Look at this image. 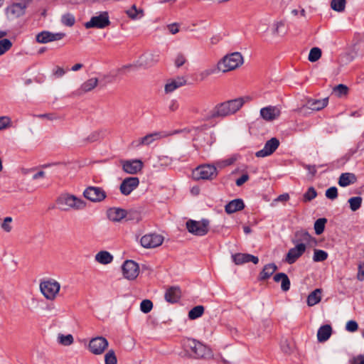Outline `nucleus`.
I'll return each mask as SVG.
<instances>
[{
    "label": "nucleus",
    "mask_w": 364,
    "mask_h": 364,
    "mask_svg": "<svg viewBox=\"0 0 364 364\" xmlns=\"http://www.w3.org/2000/svg\"><path fill=\"white\" fill-rule=\"evenodd\" d=\"M321 291L319 289L314 290L307 297V304L309 306H313L320 302Z\"/></svg>",
    "instance_id": "obj_34"
},
{
    "label": "nucleus",
    "mask_w": 364,
    "mask_h": 364,
    "mask_svg": "<svg viewBox=\"0 0 364 364\" xmlns=\"http://www.w3.org/2000/svg\"><path fill=\"white\" fill-rule=\"evenodd\" d=\"M11 123V119L8 117H0V130L6 128Z\"/></svg>",
    "instance_id": "obj_59"
},
{
    "label": "nucleus",
    "mask_w": 364,
    "mask_h": 364,
    "mask_svg": "<svg viewBox=\"0 0 364 364\" xmlns=\"http://www.w3.org/2000/svg\"><path fill=\"white\" fill-rule=\"evenodd\" d=\"M209 224L208 219H202L199 221L188 220L186 226L190 233L196 236H204L209 231Z\"/></svg>",
    "instance_id": "obj_4"
},
{
    "label": "nucleus",
    "mask_w": 364,
    "mask_h": 364,
    "mask_svg": "<svg viewBox=\"0 0 364 364\" xmlns=\"http://www.w3.org/2000/svg\"><path fill=\"white\" fill-rule=\"evenodd\" d=\"M357 178L353 173H341L338 178V185L341 187H346L350 184L356 182Z\"/></svg>",
    "instance_id": "obj_30"
},
{
    "label": "nucleus",
    "mask_w": 364,
    "mask_h": 364,
    "mask_svg": "<svg viewBox=\"0 0 364 364\" xmlns=\"http://www.w3.org/2000/svg\"><path fill=\"white\" fill-rule=\"evenodd\" d=\"M332 328L330 325L326 324L321 326L317 332V339L319 342L326 341L331 336Z\"/></svg>",
    "instance_id": "obj_31"
},
{
    "label": "nucleus",
    "mask_w": 364,
    "mask_h": 364,
    "mask_svg": "<svg viewBox=\"0 0 364 364\" xmlns=\"http://www.w3.org/2000/svg\"><path fill=\"white\" fill-rule=\"evenodd\" d=\"M105 364H117V359L113 350H109L105 356Z\"/></svg>",
    "instance_id": "obj_47"
},
{
    "label": "nucleus",
    "mask_w": 364,
    "mask_h": 364,
    "mask_svg": "<svg viewBox=\"0 0 364 364\" xmlns=\"http://www.w3.org/2000/svg\"><path fill=\"white\" fill-rule=\"evenodd\" d=\"M58 342L65 346L71 345L73 341V337L71 334L68 335H63V334H59L58 336Z\"/></svg>",
    "instance_id": "obj_44"
},
{
    "label": "nucleus",
    "mask_w": 364,
    "mask_h": 364,
    "mask_svg": "<svg viewBox=\"0 0 364 364\" xmlns=\"http://www.w3.org/2000/svg\"><path fill=\"white\" fill-rule=\"evenodd\" d=\"M328 99L327 97L321 100L311 99L308 100L307 105L312 110L318 111L328 105Z\"/></svg>",
    "instance_id": "obj_32"
},
{
    "label": "nucleus",
    "mask_w": 364,
    "mask_h": 364,
    "mask_svg": "<svg viewBox=\"0 0 364 364\" xmlns=\"http://www.w3.org/2000/svg\"><path fill=\"white\" fill-rule=\"evenodd\" d=\"M65 36V33H52L48 31H43L36 36V41L38 43H48L63 39Z\"/></svg>",
    "instance_id": "obj_11"
},
{
    "label": "nucleus",
    "mask_w": 364,
    "mask_h": 364,
    "mask_svg": "<svg viewBox=\"0 0 364 364\" xmlns=\"http://www.w3.org/2000/svg\"><path fill=\"white\" fill-rule=\"evenodd\" d=\"M346 6V0H331V7L338 12L343 11Z\"/></svg>",
    "instance_id": "obj_39"
},
{
    "label": "nucleus",
    "mask_w": 364,
    "mask_h": 364,
    "mask_svg": "<svg viewBox=\"0 0 364 364\" xmlns=\"http://www.w3.org/2000/svg\"><path fill=\"white\" fill-rule=\"evenodd\" d=\"M139 180L137 177H128L123 180L120 185V191L124 196L129 195L138 187Z\"/></svg>",
    "instance_id": "obj_18"
},
{
    "label": "nucleus",
    "mask_w": 364,
    "mask_h": 364,
    "mask_svg": "<svg viewBox=\"0 0 364 364\" xmlns=\"http://www.w3.org/2000/svg\"><path fill=\"white\" fill-rule=\"evenodd\" d=\"M98 84V79L96 77L90 78L85 82H84L80 88V93L82 92H87L92 90L95 87H97Z\"/></svg>",
    "instance_id": "obj_33"
},
{
    "label": "nucleus",
    "mask_w": 364,
    "mask_h": 364,
    "mask_svg": "<svg viewBox=\"0 0 364 364\" xmlns=\"http://www.w3.org/2000/svg\"><path fill=\"white\" fill-rule=\"evenodd\" d=\"M196 359H210L213 357L212 350L202 343L198 346V349L195 355H192Z\"/></svg>",
    "instance_id": "obj_25"
},
{
    "label": "nucleus",
    "mask_w": 364,
    "mask_h": 364,
    "mask_svg": "<svg viewBox=\"0 0 364 364\" xmlns=\"http://www.w3.org/2000/svg\"><path fill=\"white\" fill-rule=\"evenodd\" d=\"M12 47V42L8 38H0V55H4Z\"/></svg>",
    "instance_id": "obj_37"
},
{
    "label": "nucleus",
    "mask_w": 364,
    "mask_h": 364,
    "mask_svg": "<svg viewBox=\"0 0 364 364\" xmlns=\"http://www.w3.org/2000/svg\"><path fill=\"white\" fill-rule=\"evenodd\" d=\"M333 92L337 96L342 97L348 94V87L343 84H339L334 87Z\"/></svg>",
    "instance_id": "obj_49"
},
{
    "label": "nucleus",
    "mask_w": 364,
    "mask_h": 364,
    "mask_svg": "<svg viewBox=\"0 0 364 364\" xmlns=\"http://www.w3.org/2000/svg\"><path fill=\"white\" fill-rule=\"evenodd\" d=\"M321 49L317 47H315L310 50L308 59L310 62H316L321 58Z\"/></svg>",
    "instance_id": "obj_42"
},
{
    "label": "nucleus",
    "mask_w": 364,
    "mask_h": 364,
    "mask_svg": "<svg viewBox=\"0 0 364 364\" xmlns=\"http://www.w3.org/2000/svg\"><path fill=\"white\" fill-rule=\"evenodd\" d=\"M127 14L129 18L132 19H136L138 18H140L143 15L142 10H138L135 5H133L131 9H128L126 11Z\"/></svg>",
    "instance_id": "obj_41"
},
{
    "label": "nucleus",
    "mask_w": 364,
    "mask_h": 364,
    "mask_svg": "<svg viewBox=\"0 0 364 364\" xmlns=\"http://www.w3.org/2000/svg\"><path fill=\"white\" fill-rule=\"evenodd\" d=\"M303 167L306 169L311 176H314L316 173V166L315 165L304 164Z\"/></svg>",
    "instance_id": "obj_62"
},
{
    "label": "nucleus",
    "mask_w": 364,
    "mask_h": 364,
    "mask_svg": "<svg viewBox=\"0 0 364 364\" xmlns=\"http://www.w3.org/2000/svg\"><path fill=\"white\" fill-rule=\"evenodd\" d=\"M327 220L324 218H318L314 223V230L316 235H321L325 228V224Z\"/></svg>",
    "instance_id": "obj_38"
},
{
    "label": "nucleus",
    "mask_w": 364,
    "mask_h": 364,
    "mask_svg": "<svg viewBox=\"0 0 364 364\" xmlns=\"http://www.w3.org/2000/svg\"><path fill=\"white\" fill-rule=\"evenodd\" d=\"M208 129L207 125H202L200 127H193L192 128H185L182 129H176L173 132H163L166 134V137L178 134H184L185 136L189 134L193 137V140L197 141L200 146L205 145L210 146L212 142L207 140L209 138L208 134L206 132Z\"/></svg>",
    "instance_id": "obj_1"
},
{
    "label": "nucleus",
    "mask_w": 364,
    "mask_h": 364,
    "mask_svg": "<svg viewBox=\"0 0 364 364\" xmlns=\"http://www.w3.org/2000/svg\"><path fill=\"white\" fill-rule=\"evenodd\" d=\"M58 208L64 211L82 210L85 208L86 203L80 198L69 193L61 194L56 200Z\"/></svg>",
    "instance_id": "obj_2"
},
{
    "label": "nucleus",
    "mask_w": 364,
    "mask_h": 364,
    "mask_svg": "<svg viewBox=\"0 0 364 364\" xmlns=\"http://www.w3.org/2000/svg\"><path fill=\"white\" fill-rule=\"evenodd\" d=\"M181 296V291L178 287H171L166 289L164 298L165 300L171 304L176 303Z\"/></svg>",
    "instance_id": "obj_21"
},
{
    "label": "nucleus",
    "mask_w": 364,
    "mask_h": 364,
    "mask_svg": "<svg viewBox=\"0 0 364 364\" xmlns=\"http://www.w3.org/2000/svg\"><path fill=\"white\" fill-rule=\"evenodd\" d=\"M249 180V176L247 173L242 174L240 178H238L236 181V186H242L245 182H247Z\"/></svg>",
    "instance_id": "obj_60"
},
{
    "label": "nucleus",
    "mask_w": 364,
    "mask_h": 364,
    "mask_svg": "<svg viewBox=\"0 0 364 364\" xmlns=\"http://www.w3.org/2000/svg\"><path fill=\"white\" fill-rule=\"evenodd\" d=\"M61 22L63 25L70 27L75 24V18L73 14L68 13L63 15Z\"/></svg>",
    "instance_id": "obj_45"
},
{
    "label": "nucleus",
    "mask_w": 364,
    "mask_h": 364,
    "mask_svg": "<svg viewBox=\"0 0 364 364\" xmlns=\"http://www.w3.org/2000/svg\"><path fill=\"white\" fill-rule=\"evenodd\" d=\"M284 27L283 21H277L274 23L272 33L274 35H279L282 33L281 28Z\"/></svg>",
    "instance_id": "obj_54"
},
{
    "label": "nucleus",
    "mask_w": 364,
    "mask_h": 364,
    "mask_svg": "<svg viewBox=\"0 0 364 364\" xmlns=\"http://www.w3.org/2000/svg\"><path fill=\"white\" fill-rule=\"evenodd\" d=\"M296 236L297 237L299 236L301 240L304 241V242H309L311 240V235L308 232H306V231L298 232L296 233Z\"/></svg>",
    "instance_id": "obj_57"
},
{
    "label": "nucleus",
    "mask_w": 364,
    "mask_h": 364,
    "mask_svg": "<svg viewBox=\"0 0 364 364\" xmlns=\"http://www.w3.org/2000/svg\"><path fill=\"white\" fill-rule=\"evenodd\" d=\"M153 308V303L149 299H144L140 304V310L144 313H149Z\"/></svg>",
    "instance_id": "obj_46"
},
{
    "label": "nucleus",
    "mask_w": 364,
    "mask_h": 364,
    "mask_svg": "<svg viewBox=\"0 0 364 364\" xmlns=\"http://www.w3.org/2000/svg\"><path fill=\"white\" fill-rule=\"evenodd\" d=\"M232 259L234 263L237 265H240L247 262H252L257 264L259 262L257 257L247 253H236L232 255Z\"/></svg>",
    "instance_id": "obj_20"
},
{
    "label": "nucleus",
    "mask_w": 364,
    "mask_h": 364,
    "mask_svg": "<svg viewBox=\"0 0 364 364\" xmlns=\"http://www.w3.org/2000/svg\"><path fill=\"white\" fill-rule=\"evenodd\" d=\"M100 138V132H95L92 133L87 139L90 142H94L97 141Z\"/></svg>",
    "instance_id": "obj_64"
},
{
    "label": "nucleus",
    "mask_w": 364,
    "mask_h": 364,
    "mask_svg": "<svg viewBox=\"0 0 364 364\" xmlns=\"http://www.w3.org/2000/svg\"><path fill=\"white\" fill-rule=\"evenodd\" d=\"M326 197L330 200H334L338 197V189L335 186H332L326 191Z\"/></svg>",
    "instance_id": "obj_51"
},
{
    "label": "nucleus",
    "mask_w": 364,
    "mask_h": 364,
    "mask_svg": "<svg viewBox=\"0 0 364 364\" xmlns=\"http://www.w3.org/2000/svg\"><path fill=\"white\" fill-rule=\"evenodd\" d=\"M306 245L304 243L297 244L291 248L287 254L285 261L289 264H294L305 252Z\"/></svg>",
    "instance_id": "obj_17"
},
{
    "label": "nucleus",
    "mask_w": 364,
    "mask_h": 364,
    "mask_svg": "<svg viewBox=\"0 0 364 364\" xmlns=\"http://www.w3.org/2000/svg\"><path fill=\"white\" fill-rule=\"evenodd\" d=\"M110 24L108 13L101 12L98 16H92L89 21L85 23L84 26L87 29L96 28H104Z\"/></svg>",
    "instance_id": "obj_7"
},
{
    "label": "nucleus",
    "mask_w": 364,
    "mask_h": 364,
    "mask_svg": "<svg viewBox=\"0 0 364 364\" xmlns=\"http://www.w3.org/2000/svg\"><path fill=\"white\" fill-rule=\"evenodd\" d=\"M357 279L360 282L364 280V262L358 264Z\"/></svg>",
    "instance_id": "obj_58"
},
{
    "label": "nucleus",
    "mask_w": 364,
    "mask_h": 364,
    "mask_svg": "<svg viewBox=\"0 0 364 364\" xmlns=\"http://www.w3.org/2000/svg\"><path fill=\"white\" fill-rule=\"evenodd\" d=\"M245 204L242 199L237 198L230 201L225 206V210L228 214L234 213L244 209Z\"/></svg>",
    "instance_id": "obj_27"
},
{
    "label": "nucleus",
    "mask_w": 364,
    "mask_h": 364,
    "mask_svg": "<svg viewBox=\"0 0 364 364\" xmlns=\"http://www.w3.org/2000/svg\"><path fill=\"white\" fill-rule=\"evenodd\" d=\"M358 325L356 321L350 320L346 325V330L349 332H355L357 331Z\"/></svg>",
    "instance_id": "obj_55"
},
{
    "label": "nucleus",
    "mask_w": 364,
    "mask_h": 364,
    "mask_svg": "<svg viewBox=\"0 0 364 364\" xmlns=\"http://www.w3.org/2000/svg\"><path fill=\"white\" fill-rule=\"evenodd\" d=\"M60 289V283L52 279L41 282L40 284L41 293L48 300L55 299Z\"/></svg>",
    "instance_id": "obj_5"
},
{
    "label": "nucleus",
    "mask_w": 364,
    "mask_h": 364,
    "mask_svg": "<svg viewBox=\"0 0 364 364\" xmlns=\"http://www.w3.org/2000/svg\"><path fill=\"white\" fill-rule=\"evenodd\" d=\"M351 364H364V354L354 356L351 360Z\"/></svg>",
    "instance_id": "obj_63"
},
{
    "label": "nucleus",
    "mask_w": 364,
    "mask_h": 364,
    "mask_svg": "<svg viewBox=\"0 0 364 364\" xmlns=\"http://www.w3.org/2000/svg\"><path fill=\"white\" fill-rule=\"evenodd\" d=\"M186 62V58L182 53H178L175 59V65L180 68Z\"/></svg>",
    "instance_id": "obj_56"
},
{
    "label": "nucleus",
    "mask_w": 364,
    "mask_h": 364,
    "mask_svg": "<svg viewBox=\"0 0 364 364\" xmlns=\"http://www.w3.org/2000/svg\"><path fill=\"white\" fill-rule=\"evenodd\" d=\"M204 310H205V309H204L203 306H201V305H198V306L193 307L188 312L189 319L195 320V319L200 318L203 314Z\"/></svg>",
    "instance_id": "obj_35"
},
{
    "label": "nucleus",
    "mask_w": 364,
    "mask_h": 364,
    "mask_svg": "<svg viewBox=\"0 0 364 364\" xmlns=\"http://www.w3.org/2000/svg\"><path fill=\"white\" fill-rule=\"evenodd\" d=\"M277 266L274 263H269L263 267L259 274V279L267 280L277 271Z\"/></svg>",
    "instance_id": "obj_28"
},
{
    "label": "nucleus",
    "mask_w": 364,
    "mask_h": 364,
    "mask_svg": "<svg viewBox=\"0 0 364 364\" xmlns=\"http://www.w3.org/2000/svg\"><path fill=\"white\" fill-rule=\"evenodd\" d=\"M27 4V0H22L20 2L14 3L6 8V14L11 18L19 17L24 14Z\"/></svg>",
    "instance_id": "obj_15"
},
{
    "label": "nucleus",
    "mask_w": 364,
    "mask_h": 364,
    "mask_svg": "<svg viewBox=\"0 0 364 364\" xmlns=\"http://www.w3.org/2000/svg\"><path fill=\"white\" fill-rule=\"evenodd\" d=\"M164 242V237L156 233L146 234L141 237V245L145 248H155Z\"/></svg>",
    "instance_id": "obj_10"
},
{
    "label": "nucleus",
    "mask_w": 364,
    "mask_h": 364,
    "mask_svg": "<svg viewBox=\"0 0 364 364\" xmlns=\"http://www.w3.org/2000/svg\"><path fill=\"white\" fill-rule=\"evenodd\" d=\"M200 342L195 340L190 339L188 341L186 344V348H189L193 353V355H195L196 353V350L198 349V346L200 345Z\"/></svg>",
    "instance_id": "obj_50"
},
{
    "label": "nucleus",
    "mask_w": 364,
    "mask_h": 364,
    "mask_svg": "<svg viewBox=\"0 0 364 364\" xmlns=\"http://www.w3.org/2000/svg\"><path fill=\"white\" fill-rule=\"evenodd\" d=\"M12 222V218L11 217H6L4 220V222L2 223L1 227V228L6 232H9L12 227L11 225V223Z\"/></svg>",
    "instance_id": "obj_52"
},
{
    "label": "nucleus",
    "mask_w": 364,
    "mask_h": 364,
    "mask_svg": "<svg viewBox=\"0 0 364 364\" xmlns=\"http://www.w3.org/2000/svg\"><path fill=\"white\" fill-rule=\"evenodd\" d=\"M65 73V70L63 68H60L59 66L55 67L53 70V74L56 77H63Z\"/></svg>",
    "instance_id": "obj_61"
},
{
    "label": "nucleus",
    "mask_w": 364,
    "mask_h": 364,
    "mask_svg": "<svg viewBox=\"0 0 364 364\" xmlns=\"http://www.w3.org/2000/svg\"><path fill=\"white\" fill-rule=\"evenodd\" d=\"M164 137H166V134L163 132L151 133L138 140L132 141V146L133 147H139L142 145H149L154 141Z\"/></svg>",
    "instance_id": "obj_16"
},
{
    "label": "nucleus",
    "mask_w": 364,
    "mask_h": 364,
    "mask_svg": "<svg viewBox=\"0 0 364 364\" xmlns=\"http://www.w3.org/2000/svg\"><path fill=\"white\" fill-rule=\"evenodd\" d=\"M95 259L100 264H108L112 262L114 257L108 251L102 250L95 255Z\"/></svg>",
    "instance_id": "obj_29"
},
{
    "label": "nucleus",
    "mask_w": 364,
    "mask_h": 364,
    "mask_svg": "<svg viewBox=\"0 0 364 364\" xmlns=\"http://www.w3.org/2000/svg\"><path fill=\"white\" fill-rule=\"evenodd\" d=\"M143 162L140 159L127 160L122 162L123 170L129 174H136L143 168Z\"/></svg>",
    "instance_id": "obj_19"
},
{
    "label": "nucleus",
    "mask_w": 364,
    "mask_h": 364,
    "mask_svg": "<svg viewBox=\"0 0 364 364\" xmlns=\"http://www.w3.org/2000/svg\"><path fill=\"white\" fill-rule=\"evenodd\" d=\"M193 176L196 180H211L216 177L217 169L212 165H201L193 171Z\"/></svg>",
    "instance_id": "obj_6"
},
{
    "label": "nucleus",
    "mask_w": 364,
    "mask_h": 364,
    "mask_svg": "<svg viewBox=\"0 0 364 364\" xmlns=\"http://www.w3.org/2000/svg\"><path fill=\"white\" fill-rule=\"evenodd\" d=\"M127 220H135L136 222H139L141 220V213L137 210H127V215L125 218Z\"/></svg>",
    "instance_id": "obj_43"
},
{
    "label": "nucleus",
    "mask_w": 364,
    "mask_h": 364,
    "mask_svg": "<svg viewBox=\"0 0 364 364\" xmlns=\"http://www.w3.org/2000/svg\"><path fill=\"white\" fill-rule=\"evenodd\" d=\"M317 196L316 191L314 187H309L306 193L304 194V201H311L314 199Z\"/></svg>",
    "instance_id": "obj_48"
},
{
    "label": "nucleus",
    "mask_w": 364,
    "mask_h": 364,
    "mask_svg": "<svg viewBox=\"0 0 364 364\" xmlns=\"http://www.w3.org/2000/svg\"><path fill=\"white\" fill-rule=\"evenodd\" d=\"M243 62V57L240 53H232L219 61L217 69L223 73H227L237 68Z\"/></svg>",
    "instance_id": "obj_3"
},
{
    "label": "nucleus",
    "mask_w": 364,
    "mask_h": 364,
    "mask_svg": "<svg viewBox=\"0 0 364 364\" xmlns=\"http://www.w3.org/2000/svg\"><path fill=\"white\" fill-rule=\"evenodd\" d=\"M250 100L249 97H242L226 101L232 114L237 112Z\"/></svg>",
    "instance_id": "obj_26"
},
{
    "label": "nucleus",
    "mask_w": 364,
    "mask_h": 364,
    "mask_svg": "<svg viewBox=\"0 0 364 364\" xmlns=\"http://www.w3.org/2000/svg\"><path fill=\"white\" fill-rule=\"evenodd\" d=\"M83 196L92 202H101L107 196L106 192L100 187L89 186L83 192Z\"/></svg>",
    "instance_id": "obj_9"
},
{
    "label": "nucleus",
    "mask_w": 364,
    "mask_h": 364,
    "mask_svg": "<svg viewBox=\"0 0 364 364\" xmlns=\"http://www.w3.org/2000/svg\"><path fill=\"white\" fill-rule=\"evenodd\" d=\"M127 215V210L120 208H110L107 210L108 218L113 222H120Z\"/></svg>",
    "instance_id": "obj_23"
},
{
    "label": "nucleus",
    "mask_w": 364,
    "mask_h": 364,
    "mask_svg": "<svg viewBox=\"0 0 364 364\" xmlns=\"http://www.w3.org/2000/svg\"><path fill=\"white\" fill-rule=\"evenodd\" d=\"M281 289L284 291H287L290 289V280L287 274L284 275V278L282 279L281 282Z\"/></svg>",
    "instance_id": "obj_53"
},
{
    "label": "nucleus",
    "mask_w": 364,
    "mask_h": 364,
    "mask_svg": "<svg viewBox=\"0 0 364 364\" xmlns=\"http://www.w3.org/2000/svg\"><path fill=\"white\" fill-rule=\"evenodd\" d=\"M122 270L125 279L128 280H134L139 275V267L136 262L128 259L123 263Z\"/></svg>",
    "instance_id": "obj_8"
},
{
    "label": "nucleus",
    "mask_w": 364,
    "mask_h": 364,
    "mask_svg": "<svg viewBox=\"0 0 364 364\" xmlns=\"http://www.w3.org/2000/svg\"><path fill=\"white\" fill-rule=\"evenodd\" d=\"M328 257V253L322 250H314L313 260L316 262H323Z\"/></svg>",
    "instance_id": "obj_40"
},
{
    "label": "nucleus",
    "mask_w": 364,
    "mask_h": 364,
    "mask_svg": "<svg viewBox=\"0 0 364 364\" xmlns=\"http://www.w3.org/2000/svg\"><path fill=\"white\" fill-rule=\"evenodd\" d=\"M279 146V141L276 137H272L267 141L262 149L257 151L255 156L258 158L268 156L273 154Z\"/></svg>",
    "instance_id": "obj_14"
},
{
    "label": "nucleus",
    "mask_w": 364,
    "mask_h": 364,
    "mask_svg": "<svg viewBox=\"0 0 364 364\" xmlns=\"http://www.w3.org/2000/svg\"><path fill=\"white\" fill-rule=\"evenodd\" d=\"M280 114L279 109L273 106H268L260 109L261 117L266 121H272Z\"/></svg>",
    "instance_id": "obj_22"
},
{
    "label": "nucleus",
    "mask_w": 364,
    "mask_h": 364,
    "mask_svg": "<svg viewBox=\"0 0 364 364\" xmlns=\"http://www.w3.org/2000/svg\"><path fill=\"white\" fill-rule=\"evenodd\" d=\"M232 113L230 110L226 101L220 104H218L205 117L206 120H209L218 117H225L231 115Z\"/></svg>",
    "instance_id": "obj_13"
},
{
    "label": "nucleus",
    "mask_w": 364,
    "mask_h": 364,
    "mask_svg": "<svg viewBox=\"0 0 364 364\" xmlns=\"http://www.w3.org/2000/svg\"><path fill=\"white\" fill-rule=\"evenodd\" d=\"M186 84V80L184 77H178L175 79L171 80L165 85V92L171 93L176 89L185 85Z\"/></svg>",
    "instance_id": "obj_24"
},
{
    "label": "nucleus",
    "mask_w": 364,
    "mask_h": 364,
    "mask_svg": "<svg viewBox=\"0 0 364 364\" xmlns=\"http://www.w3.org/2000/svg\"><path fill=\"white\" fill-rule=\"evenodd\" d=\"M363 199L360 196L352 197L348 199V203L352 211H356L362 205Z\"/></svg>",
    "instance_id": "obj_36"
},
{
    "label": "nucleus",
    "mask_w": 364,
    "mask_h": 364,
    "mask_svg": "<svg viewBox=\"0 0 364 364\" xmlns=\"http://www.w3.org/2000/svg\"><path fill=\"white\" fill-rule=\"evenodd\" d=\"M107 340L102 336L92 338L89 343V350L95 355L102 354L108 346Z\"/></svg>",
    "instance_id": "obj_12"
}]
</instances>
